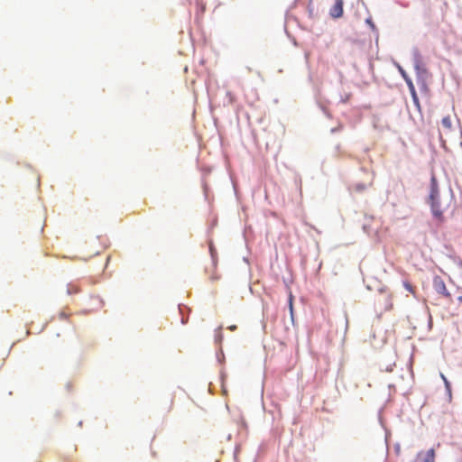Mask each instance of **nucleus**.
Wrapping results in <instances>:
<instances>
[{
    "label": "nucleus",
    "instance_id": "nucleus-12",
    "mask_svg": "<svg viewBox=\"0 0 462 462\" xmlns=\"http://www.w3.org/2000/svg\"><path fill=\"white\" fill-rule=\"evenodd\" d=\"M387 299H388V301H387V304L385 306V309L386 310H391L393 309V294L391 292H389V294H387Z\"/></svg>",
    "mask_w": 462,
    "mask_h": 462
},
{
    "label": "nucleus",
    "instance_id": "nucleus-9",
    "mask_svg": "<svg viewBox=\"0 0 462 462\" xmlns=\"http://www.w3.org/2000/svg\"><path fill=\"white\" fill-rule=\"evenodd\" d=\"M441 123H442L443 126L447 129H450L452 126L451 119H450V116H448L443 117Z\"/></svg>",
    "mask_w": 462,
    "mask_h": 462
},
{
    "label": "nucleus",
    "instance_id": "nucleus-14",
    "mask_svg": "<svg viewBox=\"0 0 462 462\" xmlns=\"http://www.w3.org/2000/svg\"><path fill=\"white\" fill-rule=\"evenodd\" d=\"M406 82H407L410 93L416 91L415 87L411 79H406Z\"/></svg>",
    "mask_w": 462,
    "mask_h": 462
},
{
    "label": "nucleus",
    "instance_id": "nucleus-1",
    "mask_svg": "<svg viewBox=\"0 0 462 462\" xmlns=\"http://www.w3.org/2000/svg\"><path fill=\"white\" fill-rule=\"evenodd\" d=\"M429 204L434 218L439 222L444 221V213L450 208L453 200L452 194L440 198L437 178L434 174L430 178Z\"/></svg>",
    "mask_w": 462,
    "mask_h": 462
},
{
    "label": "nucleus",
    "instance_id": "nucleus-16",
    "mask_svg": "<svg viewBox=\"0 0 462 462\" xmlns=\"http://www.w3.org/2000/svg\"><path fill=\"white\" fill-rule=\"evenodd\" d=\"M237 328L236 325H231L228 327V329L231 331H235Z\"/></svg>",
    "mask_w": 462,
    "mask_h": 462
},
{
    "label": "nucleus",
    "instance_id": "nucleus-8",
    "mask_svg": "<svg viewBox=\"0 0 462 462\" xmlns=\"http://www.w3.org/2000/svg\"><path fill=\"white\" fill-rule=\"evenodd\" d=\"M440 378L443 380L445 387H446V390L448 393V394L450 395L451 394V385H450V383L448 382L447 377L442 373H440Z\"/></svg>",
    "mask_w": 462,
    "mask_h": 462
},
{
    "label": "nucleus",
    "instance_id": "nucleus-13",
    "mask_svg": "<svg viewBox=\"0 0 462 462\" xmlns=\"http://www.w3.org/2000/svg\"><path fill=\"white\" fill-rule=\"evenodd\" d=\"M197 6L200 9L201 13H203L206 9V5L202 0H196Z\"/></svg>",
    "mask_w": 462,
    "mask_h": 462
},
{
    "label": "nucleus",
    "instance_id": "nucleus-11",
    "mask_svg": "<svg viewBox=\"0 0 462 462\" xmlns=\"http://www.w3.org/2000/svg\"><path fill=\"white\" fill-rule=\"evenodd\" d=\"M411 95L412 101H413L414 105L416 106V107H418L420 109V105L419 97H418L416 91L411 92Z\"/></svg>",
    "mask_w": 462,
    "mask_h": 462
},
{
    "label": "nucleus",
    "instance_id": "nucleus-2",
    "mask_svg": "<svg viewBox=\"0 0 462 462\" xmlns=\"http://www.w3.org/2000/svg\"><path fill=\"white\" fill-rule=\"evenodd\" d=\"M433 287H434V290L440 295L448 298V299H451V296H450V293L447 290V287H446V284L444 282V281L439 278V277H436L434 280H433Z\"/></svg>",
    "mask_w": 462,
    "mask_h": 462
},
{
    "label": "nucleus",
    "instance_id": "nucleus-4",
    "mask_svg": "<svg viewBox=\"0 0 462 462\" xmlns=\"http://www.w3.org/2000/svg\"><path fill=\"white\" fill-rule=\"evenodd\" d=\"M330 15L334 18H339L343 15V0H336L335 5L330 9Z\"/></svg>",
    "mask_w": 462,
    "mask_h": 462
},
{
    "label": "nucleus",
    "instance_id": "nucleus-15",
    "mask_svg": "<svg viewBox=\"0 0 462 462\" xmlns=\"http://www.w3.org/2000/svg\"><path fill=\"white\" fill-rule=\"evenodd\" d=\"M289 305H290V310H291V313L292 314V313H293L292 295H290V299H289Z\"/></svg>",
    "mask_w": 462,
    "mask_h": 462
},
{
    "label": "nucleus",
    "instance_id": "nucleus-10",
    "mask_svg": "<svg viewBox=\"0 0 462 462\" xmlns=\"http://www.w3.org/2000/svg\"><path fill=\"white\" fill-rule=\"evenodd\" d=\"M403 286L406 291H408L410 293L414 294L415 290L414 287L407 281L403 282Z\"/></svg>",
    "mask_w": 462,
    "mask_h": 462
},
{
    "label": "nucleus",
    "instance_id": "nucleus-7",
    "mask_svg": "<svg viewBox=\"0 0 462 462\" xmlns=\"http://www.w3.org/2000/svg\"><path fill=\"white\" fill-rule=\"evenodd\" d=\"M80 291V289L78 284L76 283H69L67 286V293L71 294H77Z\"/></svg>",
    "mask_w": 462,
    "mask_h": 462
},
{
    "label": "nucleus",
    "instance_id": "nucleus-5",
    "mask_svg": "<svg viewBox=\"0 0 462 462\" xmlns=\"http://www.w3.org/2000/svg\"><path fill=\"white\" fill-rule=\"evenodd\" d=\"M206 273L209 274L211 282H217L220 279V274L217 273V268L214 270L212 265L209 268H206Z\"/></svg>",
    "mask_w": 462,
    "mask_h": 462
},
{
    "label": "nucleus",
    "instance_id": "nucleus-6",
    "mask_svg": "<svg viewBox=\"0 0 462 462\" xmlns=\"http://www.w3.org/2000/svg\"><path fill=\"white\" fill-rule=\"evenodd\" d=\"M209 253L212 258V266L214 270L216 269V265L217 264V250L215 249L212 243L209 244Z\"/></svg>",
    "mask_w": 462,
    "mask_h": 462
},
{
    "label": "nucleus",
    "instance_id": "nucleus-3",
    "mask_svg": "<svg viewBox=\"0 0 462 462\" xmlns=\"http://www.w3.org/2000/svg\"><path fill=\"white\" fill-rule=\"evenodd\" d=\"M435 461V450L433 448L429 449L426 452H419L413 462H434Z\"/></svg>",
    "mask_w": 462,
    "mask_h": 462
},
{
    "label": "nucleus",
    "instance_id": "nucleus-17",
    "mask_svg": "<svg viewBox=\"0 0 462 462\" xmlns=\"http://www.w3.org/2000/svg\"><path fill=\"white\" fill-rule=\"evenodd\" d=\"M457 300H458V301H459V302H462V296H459V297L457 298Z\"/></svg>",
    "mask_w": 462,
    "mask_h": 462
}]
</instances>
